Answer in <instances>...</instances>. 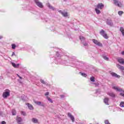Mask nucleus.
<instances>
[{"label": "nucleus", "mask_w": 124, "mask_h": 124, "mask_svg": "<svg viewBox=\"0 0 124 124\" xmlns=\"http://www.w3.org/2000/svg\"><path fill=\"white\" fill-rule=\"evenodd\" d=\"M62 56L63 55L62 54V52L61 51H57L55 56L51 55V60H53V59H54V60H60Z\"/></svg>", "instance_id": "nucleus-1"}, {"label": "nucleus", "mask_w": 124, "mask_h": 124, "mask_svg": "<svg viewBox=\"0 0 124 124\" xmlns=\"http://www.w3.org/2000/svg\"><path fill=\"white\" fill-rule=\"evenodd\" d=\"M10 95V91L8 89H6L3 92L2 97L3 98H7Z\"/></svg>", "instance_id": "nucleus-2"}, {"label": "nucleus", "mask_w": 124, "mask_h": 124, "mask_svg": "<svg viewBox=\"0 0 124 124\" xmlns=\"http://www.w3.org/2000/svg\"><path fill=\"white\" fill-rule=\"evenodd\" d=\"M113 3L115 4V5L118 6V7L122 8L124 6V4L122 3V2L118 0H113Z\"/></svg>", "instance_id": "nucleus-3"}, {"label": "nucleus", "mask_w": 124, "mask_h": 124, "mask_svg": "<svg viewBox=\"0 0 124 124\" xmlns=\"http://www.w3.org/2000/svg\"><path fill=\"white\" fill-rule=\"evenodd\" d=\"M79 39L81 40V43H83V46H85V47L88 46L89 45L88 44V43L86 42V39L84 36H80Z\"/></svg>", "instance_id": "nucleus-4"}, {"label": "nucleus", "mask_w": 124, "mask_h": 124, "mask_svg": "<svg viewBox=\"0 0 124 124\" xmlns=\"http://www.w3.org/2000/svg\"><path fill=\"white\" fill-rule=\"evenodd\" d=\"M100 34H101L104 38H105V39H108V36L107 35V34L105 33V31L104 30H102L100 31Z\"/></svg>", "instance_id": "nucleus-5"}, {"label": "nucleus", "mask_w": 124, "mask_h": 124, "mask_svg": "<svg viewBox=\"0 0 124 124\" xmlns=\"http://www.w3.org/2000/svg\"><path fill=\"white\" fill-rule=\"evenodd\" d=\"M92 41L93 42V43H94V44H95V45H97V46H99V47H102V46H103V45H102V43H101L100 42H99V41L93 39L92 40Z\"/></svg>", "instance_id": "nucleus-6"}, {"label": "nucleus", "mask_w": 124, "mask_h": 124, "mask_svg": "<svg viewBox=\"0 0 124 124\" xmlns=\"http://www.w3.org/2000/svg\"><path fill=\"white\" fill-rule=\"evenodd\" d=\"M35 104H36V105H38V106H41L42 107H45V104L43 102H41L40 101H36L35 100L33 101Z\"/></svg>", "instance_id": "nucleus-7"}, {"label": "nucleus", "mask_w": 124, "mask_h": 124, "mask_svg": "<svg viewBox=\"0 0 124 124\" xmlns=\"http://www.w3.org/2000/svg\"><path fill=\"white\" fill-rule=\"evenodd\" d=\"M34 1L35 4L37 6H38V7H40V8H43V5L41 2H39L38 0H34Z\"/></svg>", "instance_id": "nucleus-8"}, {"label": "nucleus", "mask_w": 124, "mask_h": 124, "mask_svg": "<svg viewBox=\"0 0 124 124\" xmlns=\"http://www.w3.org/2000/svg\"><path fill=\"white\" fill-rule=\"evenodd\" d=\"M104 8V5H103L102 3H98L96 7V8L98 9H100V10L103 9Z\"/></svg>", "instance_id": "nucleus-9"}, {"label": "nucleus", "mask_w": 124, "mask_h": 124, "mask_svg": "<svg viewBox=\"0 0 124 124\" xmlns=\"http://www.w3.org/2000/svg\"><path fill=\"white\" fill-rule=\"evenodd\" d=\"M106 23L108 26H110V27H113V21H112V20L107 19Z\"/></svg>", "instance_id": "nucleus-10"}, {"label": "nucleus", "mask_w": 124, "mask_h": 124, "mask_svg": "<svg viewBox=\"0 0 124 124\" xmlns=\"http://www.w3.org/2000/svg\"><path fill=\"white\" fill-rule=\"evenodd\" d=\"M107 94L110 97H112V98H115V97H116V94H115L113 92H108L107 93Z\"/></svg>", "instance_id": "nucleus-11"}, {"label": "nucleus", "mask_w": 124, "mask_h": 124, "mask_svg": "<svg viewBox=\"0 0 124 124\" xmlns=\"http://www.w3.org/2000/svg\"><path fill=\"white\" fill-rule=\"evenodd\" d=\"M68 117H69V118L71 119L73 123H74V122H75V118H74V116H72V115H71V113H68Z\"/></svg>", "instance_id": "nucleus-12"}, {"label": "nucleus", "mask_w": 124, "mask_h": 124, "mask_svg": "<svg viewBox=\"0 0 124 124\" xmlns=\"http://www.w3.org/2000/svg\"><path fill=\"white\" fill-rule=\"evenodd\" d=\"M16 122L18 124H22V122H23V119L22 118L17 116L16 117Z\"/></svg>", "instance_id": "nucleus-13"}, {"label": "nucleus", "mask_w": 124, "mask_h": 124, "mask_svg": "<svg viewBox=\"0 0 124 124\" xmlns=\"http://www.w3.org/2000/svg\"><path fill=\"white\" fill-rule=\"evenodd\" d=\"M111 75L112 76V77H115V78H120L121 76L120 75H118V74H116V73H111Z\"/></svg>", "instance_id": "nucleus-14"}, {"label": "nucleus", "mask_w": 124, "mask_h": 124, "mask_svg": "<svg viewBox=\"0 0 124 124\" xmlns=\"http://www.w3.org/2000/svg\"><path fill=\"white\" fill-rule=\"evenodd\" d=\"M108 101H109V98L105 97L104 99V102L105 104H106V105H109Z\"/></svg>", "instance_id": "nucleus-15"}, {"label": "nucleus", "mask_w": 124, "mask_h": 124, "mask_svg": "<svg viewBox=\"0 0 124 124\" xmlns=\"http://www.w3.org/2000/svg\"><path fill=\"white\" fill-rule=\"evenodd\" d=\"M116 66L119 69H120V70H124V67L119 64H117Z\"/></svg>", "instance_id": "nucleus-16"}, {"label": "nucleus", "mask_w": 124, "mask_h": 124, "mask_svg": "<svg viewBox=\"0 0 124 124\" xmlns=\"http://www.w3.org/2000/svg\"><path fill=\"white\" fill-rule=\"evenodd\" d=\"M118 62L121 64H124V59L123 58H120L118 60Z\"/></svg>", "instance_id": "nucleus-17"}, {"label": "nucleus", "mask_w": 124, "mask_h": 124, "mask_svg": "<svg viewBox=\"0 0 124 124\" xmlns=\"http://www.w3.org/2000/svg\"><path fill=\"white\" fill-rule=\"evenodd\" d=\"M61 63H63V64H65V65L68 66L70 65V63L67 62L66 60L63 61V62H61Z\"/></svg>", "instance_id": "nucleus-18"}, {"label": "nucleus", "mask_w": 124, "mask_h": 124, "mask_svg": "<svg viewBox=\"0 0 124 124\" xmlns=\"http://www.w3.org/2000/svg\"><path fill=\"white\" fill-rule=\"evenodd\" d=\"M21 97L22 101H26V100H27V96H26V95L24 94L22 95Z\"/></svg>", "instance_id": "nucleus-19"}, {"label": "nucleus", "mask_w": 124, "mask_h": 124, "mask_svg": "<svg viewBox=\"0 0 124 124\" xmlns=\"http://www.w3.org/2000/svg\"><path fill=\"white\" fill-rule=\"evenodd\" d=\"M113 89H114V90H116V91H117V92H123V90L122 89L119 88L117 87H113Z\"/></svg>", "instance_id": "nucleus-20"}, {"label": "nucleus", "mask_w": 124, "mask_h": 124, "mask_svg": "<svg viewBox=\"0 0 124 124\" xmlns=\"http://www.w3.org/2000/svg\"><path fill=\"white\" fill-rule=\"evenodd\" d=\"M32 122L34 123V124H37V123H38V120L35 118H33L32 119Z\"/></svg>", "instance_id": "nucleus-21"}, {"label": "nucleus", "mask_w": 124, "mask_h": 124, "mask_svg": "<svg viewBox=\"0 0 124 124\" xmlns=\"http://www.w3.org/2000/svg\"><path fill=\"white\" fill-rule=\"evenodd\" d=\"M27 105L30 110H33V107L32 106V105L30 104L29 103H28Z\"/></svg>", "instance_id": "nucleus-22"}, {"label": "nucleus", "mask_w": 124, "mask_h": 124, "mask_svg": "<svg viewBox=\"0 0 124 124\" xmlns=\"http://www.w3.org/2000/svg\"><path fill=\"white\" fill-rule=\"evenodd\" d=\"M120 31L122 32V35L123 36H124V27H120Z\"/></svg>", "instance_id": "nucleus-23"}, {"label": "nucleus", "mask_w": 124, "mask_h": 124, "mask_svg": "<svg viewBox=\"0 0 124 124\" xmlns=\"http://www.w3.org/2000/svg\"><path fill=\"white\" fill-rule=\"evenodd\" d=\"M95 11L96 12V13L97 15L100 14L101 13V12L100 11V10H98V9L96 8H95Z\"/></svg>", "instance_id": "nucleus-24"}, {"label": "nucleus", "mask_w": 124, "mask_h": 124, "mask_svg": "<svg viewBox=\"0 0 124 124\" xmlns=\"http://www.w3.org/2000/svg\"><path fill=\"white\" fill-rule=\"evenodd\" d=\"M46 98L47 100H48L49 102H50V103H53V100H52V99H51V98L47 96H46Z\"/></svg>", "instance_id": "nucleus-25"}, {"label": "nucleus", "mask_w": 124, "mask_h": 124, "mask_svg": "<svg viewBox=\"0 0 124 124\" xmlns=\"http://www.w3.org/2000/svg\"><path fill=\"white\" fill-rule=\"evenodd\" d=\"M79 74H80L81 76H83V77H86L87 76V74L84 73H82L81 72H79Z\"/></svg>", "instance_id": "nucleus-26"}, {"label": "nucleus", "mask_w": 124, "mask_h": 124, "mask_svg": "<svg viewBox=\"0 0 124 124\" xmlns=\"http://www.w3.org/2000/svg\"><path fill=\"white\" fill-rule=\"evenodd\" d=\"M12 113L13 116L16 115V110L15 109H12Z\"/></svg>", "instance_id": "nucleus-27"}, {"label": "nucleus", "mask_w": 124, "mask_h": 124, "mask_svg": "<svg viewBox=\"0 0 124 124\" xmlns=\"http://www.w3.org/2000/svg\"><path fill=\"white\" fill-rule=\"evenodd\" d=\"M118 15H119V16H122L123 14H124V12L122 11H119L118 12Z\"/></svg>", "instance_id": "nucleus-28"}, {"label": "nucleus", "mask_w": 124, "mask_h": 124, "mask_svg": "<svg viewBox=\"0 0 124 124\" xmlns=\"http://www.w3.org/2000/svg\"><path fill=\"white\" fill-rule=\"evenodd\" d=\"M12 48L14 50L16 48V45L15 44H12Z\"/></svg>", "instance_id": "nucleus-29"}, {"label": "nucleus", "mask_w": 124, "mask_h": 124, "mask_svg": "<svg viewBox=\"0 0 124 124\" xmlns=\"http://www.w3.org/2000/svg\"><path fill=\"white\" fill-rule=\"evenodd\" d=\"M103 58L105 60V61H109V58L107 57L105 55L103 56Z\"/></svg>", "instance_id": "nucleus-30"}, {"label": "nucleus", "mask_w": 124, "mask_h": 124, "mask_svg": "<svg viewBox=\"0 0 124 124\" xmlns=\"http://www.w3.org/2000/svg\"><path fill=\"white\" fill-rule=\"evenodd\" d=\"M62 15L64 17H67V13H66L65 12H63V13L62 14Z\"/></svg>", "instance_id": "nucleus-31"}, {"label": "nucleus", "mask_w": 124, "mask_h": 124, "mask_svg": "<svg viewBox=\"0 0 124 124\" xmlns=\"http://www.w3.org/2000/svg\"><path fill=\"white\" fill-rule=\"evenodd\" d=\"M40 82L41 83H42V84H43L44 85H46V82H45V81H44V80L40 79Z\"/></svg>", "instance_id": "nucleus-32"}, {"label": "nucleus", "mask_w": 124, "mask_h": 124, "mask_svg": "<svg viewBox=\"0 0 124 124\" xmlns=\"http://www.w3.org/2000/svg\"><path fill=\"white\" fill-rule=\"evenodd\" d=\"M120 106V107H124V102H121Z\"/></svg>", "instance_id": "nucleus-33"}, {"label": "nucleus", "mask_w": 124, "mask_h": 124, "mask_svg": "<svg viewBox=\"0 0 124 124\" xmlns=\"http://www.w3.org/2000/svg\"><path fill=\"white\" fill-rule=\"evenodd\" d=\"M48 7L49 8H50V9H52V10H55V8L52 6H51L50 5H48Z\"/></svg>", "instance_id": "nucleus-34"}, {"label": "nucleus", "mask_w": 124, "mask_h": 124, "mask_svg": "<svg viewBox=\"0 0 124 124\" xmlns=\"http://www.w3.org/2000/svg\"><path fill=\"white\" fill-rule=\"evenodd\" d=\"M90 80L91 81V82H94V77H92L91 78H90Z\"/></svg>", "instance_id": "nucleus-35"}, {"label": "nucleus", "mask_w": 124, "mask_h": 124, "mask_svg": "<svg viewBox=\"0 0 124 124\" xmlns=\"http://www.w3.org/2000/svg\"><path fill=\"white\" fill-rule=\"evenodd\" d=\"M93 85H95V87H99V83H93Z\"/></svg>", "instance_id": "nucleus-36"}, {"label": "nucleus", "mask_w": 124, "mask_h": 124, "mask_svg": "<svg viewBox=\"0 0 124 124\" xmlns=\"http://www.w3.org/2000/svg\"><path fill=\"white\" fill-rule=\"evenodd\" d=\"M105 124H111V123H109V120H105Z\"/></svg>", "instance_id": "nucleus-37"}, {"label": "nucleus", "mask_w": 124, "mask_h": 124, "mask_svg": "<svg viewBox=\"0 0 124 124\" xmlns=\"http://www.w3.org/2000/svg\"><path fill=\"white\" fill-rule=\"evenodd\" d=\"M21 115H23V116H26V112L25 111H21Z\"/></svg>", "instance_id": "nucleus-38"}, {"label": "nucleus", "mask_w": 124, "mask_h": 124, "mask_svg": "<svg viewBox=\"0 0 124 124\" xmlns=\"http://www.w3.org/2000/svg\"><path fill=\"white\" fill-rule=\"evenodd\" d=\"M76 59V58L74 56L71 57V60H72V61H74Z\"/></svg>", "instance_id": "nucleus-39"}, {"label": "nucleus", "mask_w": 124, "mask_h": 124, "mask_svg": "<svg viewBox=\"0 0 124 124\" xmlns=\"http://www.w3.org/2000/svg\"><path fill=\"white\" fill-rule=\"evenodd\" d=\"M19 65H20V64H16L15 68H18V67H19Z\"/></svg>", "instance_id": "nucleus-40"}, {"label": "nucleus", "mask_w": 124, "mask_h": 124, "mask_svg": "<svg viewBox=\"0 0 124 124\" xmlns=\"http://www.w3.org/2000/svg\"><path fill=\"white\" fill-rule=\"evenodd\" d=\"M12 65L14 67H15L16 64L15 62H12Z\"/></svg>", "instance_id": "nucleus-41"}, {"label": "nucleus", "mask_w": 124, "mask_h": 124, "mask_svg": "<svg viewBox=\"0 0 124 124\" xmlns=\"http://www.w3.org/2000/svg\"><path fill=\"white\" fill-rule=\"evenodd\" d=\"M13 56H16V54H15V52H13V53H12V57H13Z\"/></svg>", "instance_id": "nucleus-42"}, {"label": "nucleus", "mask_w": 124, "mask_h": 124, "mask_svg": "<svg viewBox=\"0 0 124 124\" xmlns=\"http://www.w3.org/2000/svg\"><path fill=\"white\" fill-rule=\"evenodd\" d=\"M49 94V92H46L45 94V95L46 96H47V95H48Z\"/></svg>", "instance_id": "nucleus-43"}, {"label": "nucleus", "mask_w": 124, "mask_h": 124, "mask_svg": "<svg viewBox=\"0 0 124 124\" xmlns=\"http://www.w3.org/2000/svg\"><path fill=\"white\" fill-rule=\"evenodd\" d=\"M59 13H61L62 15V13H63V12H62V10H60L59 11Z\"/></svg>", "instance_id": "nucleus-44"}, {"label": "nucleus", "mask_w": 124, "mask_h": 124, "mask_svg": "<svg viewBox=\"0 0 124 124\" xmlns=\"http://www.w3.org/2000/svg\"><path fill=\"white\" fill-rule=\"evenodd\" d=\"M1 124H6V122L5 121H2Z\"/></svg>", "instance_id": "nucleus-45"}, {"label": "nucleus", "mask_w": 124, "mask_h": 124, "mask_svg": "<svg viewBox=\"0 0 124 124\" xmlns=\"http://www.w3.org/2000/svg\"><path fill=\"white\" fill-rule=\"evenodd\" d=\"M120 95H121V96H123V97H124V93H120Z\"/></svg>", "instance_id": "nucleus-46"}, {"label": "nucleus", "mask_w": 124, "mask_h": 124, "mask_svg": "<svg viewBox=\"0 0 124 124\" xmlns=\"http://www.w3.org/2000/svg\"><path fill=\"white\" fill-rule=\"evenodd\" d=\"M60 97H61V98H64V95H61Z\"/></svg>", "instance_id": "nucleus-47"}, {"label": "nucleus", "mask_w": 124, "mask_h": 124, "mask_svg": "<svg viewBox=\"0 0 124 124\" xmlns=\"http://www.w3.org/2000/svg\"><path fill=\"white\" fill-rule=\"evenodd\" d=\"M121 55H122V56H124V51L121 52Z\"/></svg>", "instance_id": "nucleus-48"}, {"label": "nucleus", "mask_w": 124, "mask_h": 124, "mask_svg": "<svg viewBox=\"0 0 124 124\" xmlns=\"http://www.w3.org/2000/svg\"><path fill=\"white\" fill-rule=\"evenodd\" d=\"M0 116H2V112L0 111Z\"/></svg>", "instance_id": "nucleus-49"}, {"label": "nucleus", "mask_w": 124, "mask_h": 124, "mask_svg": "<svg viewBox=\"0 0 124 124\" xmlns=\"http://www.w3.org/2000/svg\"><path fill=\"white\" fill-rule=\"evenodd\" d=\"M3 38V37L2 36H0V39H2Z\"/></svg>", "instance_id": "nucleus-50"}, {"label": "nucleus", "mask_w": 124, "mask_h": 124, "mask_svg": "<svg viewBox=\"0 0 124 124\" xmlns=\"http://www.w3.org/2000/svg\"><path fill=\"white\" fill-rule=\"evenodd\" d=\"M98 93V90H96V93Z\"/></svg>", "instance_id": "nucleus-51"}, {"label": "nucleus", "mask_w": 124, "mask_h": 124, "mask_svg": "<svg viewBox=\"0 0 124 124\" xmlns=\"http://www.w3.org/2000/svg\"><path fill=\"white\" fill-rule=\"evenodd\" d=\"M19 79H22V77H20V76L19 77Z\"/></svg>", "instance_id": "nucleus-52"}, {"label": "nucleus", "mask_w": 124, "mask_h": 124, "mask_svg": "<svg viewBox=\"0 0 124 124\" xmlns=\"http://www.w3.org/2000/svg\"><path fill=\"white\" fill-rule=\"evenodd\" d=\"M53 60H54L55 61H56V60H55V58H53V59H52V60H51V61H53ZM57 60L58 61V60Z\"/></svg>", "instance_id": "nucleus-53"}, {"label": "nucleus", "mask_w": 124, "mask_h": 124, "mask_svg": "<svg viewBox=\"0 0 124 124\" xmlns=\"http://www.w3.org/2000/svg\"><path fill=\"white\" fill-rule=\"evenodd\" d=\"M16 75H17V76L18 77H20V76H19L18 74H16Z\"/></svg>", "instance_id": "nucleus-54"}, {"label": "nucleus", "mask_w": 124, "mask_h": 124, "mask_svg": "<svg viewBox=\"0 0 124 124\" xmlns=\"http://www.w3.org/2000/svg\"><path fill=\"white\" fill-rule=\"evenodd\" d=\"M119 111H122V109L121 108H119Z\"/></svg>", "instance_id": "nucleus-55"}, {"label": "nucleus", "mask_w": 124, "mask_h": 124, "mask_svg": "<svg viewBox=\"0 0 124 124\" xmlns=\"http://www.w3.org/2000/svg\"><path fill=\"white\" fill-rule=\"evenodd\" d=\"M67 0H63L64 1H66Z\"/></svg>", "instance_id": "nucleus-56"}, {"label": "nucleus", "mask_w": 124, "mask_h": 124, "mask_svg": "<svg viewBox=\"0 0 124 124\" xmlns=\"http://www.w3.org/2000/svg\"><path fill=\"white\" fill-rule=\"evenodd\" d=\"M72 67H74V66H72Z\"/></svg>", "instance_id": "nucleus-57"}, {"label": "nucleus", "mask_w": 124, "mask_h": 124, "mask_svg": "<svg viewBox=\"0 0 124 124\" xmlns=\"http://www.w3.org/2000/svg\"><path fill=\"white\" fill-rule=\"evenodd\" d=\"M123 92L124 93V91H123Z\"/></svg>", "instance_id": "nucleus-58"}]
</instances>
